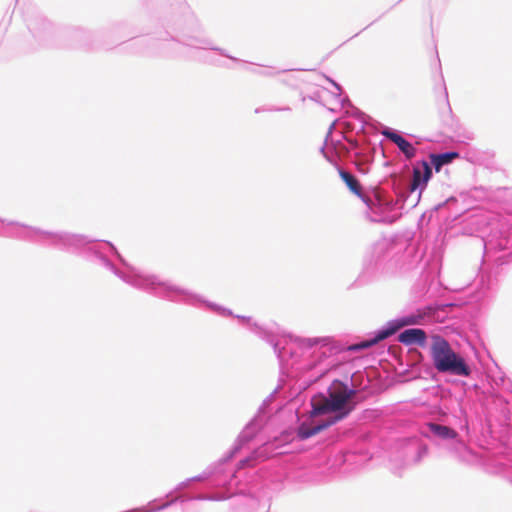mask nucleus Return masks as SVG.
Here are the masks:
<instances>
[{
  "instance_id": "1",
  "label": "nucleus",
  "mask_w": 512,
  "mask_h": 512,
  "mask_svg": "<svg viewBox=\"0 0 512 512\" xmlns=\"http://www.w3.org/2000/svg\"><path fill=\"white\" fill-rule=\"evenodd\" d=\"M431 340V359L438 372L463 377H468L471 374V369L465 359L452 349L445 338L433 335Z\"/></svg>"
},
{
  "instance_id": "2",
  "label": "nucleus",
  "mask_w": 512,
  "mask_h": 512,
  "mask_svg": "<svg viewBox=\"0 0 512 512\" xmlns=\"http://www.w3.org/2000/svg\"><path fill=\"white\" fill-rule=\"evenodd\" d=\"M356 391L348 389L346 385L338 382L328 391V396L323 394L315 395L311 399L312 410L311 417L323 415L329 412H338L340 414L353 406H347V403L355 396Z\"/></svg>"
},
{
  "instance_id": "3",
  "label": "nucleus",
  "mask_w": 512,
  "mask_h": 512,
  "mask_svg": "<svg viewBox=\"0 0 512 512\" xmlns=\"http://www.w3.org/2000/svg\"><path fill=\"white\" fill-rule=\"evenodd\" d=\"M351 412V408L347 409L346 411L336 414L335 416L331 417L329 420L324 421L316 426L309 427L305 423H302L298 429H297V436L301 440L308 439L321 431L325 430L326 428L330 427L331 425L335 424L336 422L342 420L345 418L349 413Z\"/></svg>"
},
{
  "instance_id": "4",
  "label": "nucleus",
  "mask_w": 512,
  "mask_h": 512,
  "mask_svg": "<svg viewBox=\"0 0 512 512\" xmlns=\"http://www.w3.org/2000/svg\"><path fill=\"white\" fill-rule=\"evenodd\" d=\"M426 332L419 328H411L403 331L398 336V341L404 345L418 344L424 346L426 343Z\"/></svg>"
},
{
  "instance_id": "5",
  "label": "nucleus",
  "mask_w": 512,
  "mask_h": 512,
  "mask_svg": "<svg viewBox=\"0 0 512 512\" xmlns=\"http://www.w3.org/2000/svg\"><path fill=\"white\" fill-rule=\"evenodd\" d=\"M383 135L397 145V147L404 153L408 159H412L416 155L415 147L408 142L404 137L396 132L386 130Z\"/></svg>"
},
{
  "instance_id": "6",
  "label": "nucleus",
  "mask_w": 512,
  "mask_h": 512,
  "mask_svg": "<svg viewBox=\"0 0 512 512\" xmlns=\"http://www.w3.org/2000/svg\"><path fill=\"white\" fill-rule=\"evenodd\" d=\"M423 172L419 168L413 169L411 191L416 190L421 184H426L432 176V170L426 161L422 162Z\"/></svg>"
},
{
  "instance_id": "7",
  "label": "nucleus",
  "mask_w": 512,
  "mask_h": 512,
  "mask_svg": "<svg viewBox=\"0 0 512 512\" xmlns=\"http://www.w3.org/2000/svg\"><path fill=\"white\" fill-rule=\"evenodd\" d=\"M459 158L458 152H447L443 154H431L430 160L436 172H439L441 167L451 163L454 159Z\"/></svg>"
},
{
  "instance_id": "8",
  "label": "nucleus",
  "mask_w": 512,
  "mask_h": 512,
  "mask_svg": "<svg viewBox=\"0 0 512 512\" xmlns=\"http://www.w3.org/2000/svg\"><path fill=\"white\" fill-rule=\"evenodd\" d=\"M395 331H396V329H394V328L380 331L373 339L363 341L359 344L352 345L349 347V349L350 350H358V349H365V348L371 347L372 345H375L379 341L384 340V339L388 338L389 336L393 335L395 333Z\"/></svg>"
},
{
  "instance_id": "9",
  "label": "nucleus",
  "mask_w": 512,
  "mask_h": 512,
  "mask_svg": "<svg viewBox=\"0 0 512 512\" xmlns=\"http://www.w3.org/2000/svg\"><path fill=\"white\" fill-rule=\"evenodd\" d=\"M339 175L351 192L359 197H362V187L355 176L344 170H340Z\"/></svg>"
},
{
  "instance_id": "10",
  "label": "nucleus",
  "mask_w": 512,
  "mask_h": 512,
  "mask_svg": "<svg viewBox=\"0 0 512 512\" xmlns=\"http://www.w3.org/2000/svg\"><path fill=\"white\" fill-rule=\"evenodd\" d=\"M428 427H429V430L433 434H435L441 438H455L456 437V432L447 426L430 423L428 425Z\"/></svg>"
},
{
  "instance_id": "11",
  "label": "nucleus",
  "mask_w": 512,
  "mask_h": 512,
  "mask_svg": "<svg viewBox=\"0 0 512 512\" xmlns=\"http://www.w3.org/2000/svg\"><path fill=\"white\" fill-rule=\"evenodd\" d=\"M421 317L409 316L403 321V325H414L419 323Z\"/></svg>"
}]
</instances>
